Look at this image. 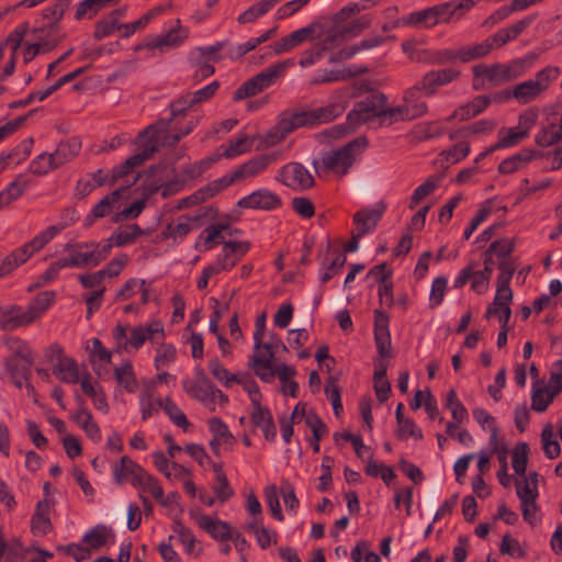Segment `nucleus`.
I'll list each match as a JSON object with an SVG mask.
<instances>
[{
  "mask_svg": "<svg viewBox=\"0 0 562 562\" xmlns=\"http://www.w3.org/2000/svg\"><path fill=\"white\" fill-rule=\"evenodd\" d=\"M189 514L191 518L196 521L198 526L215 540L227 541L233 538V532L228 522L213 519L207 515H202L194 510H190Z\"/></svg>",
  "mask_w": 562,
  "mask_h": 562,
  "instance_id": "26",
  "label": "nucleus"
},
{
  "mask_svg": "<svg viewBox=\"0 0 562 562\" xmlns=\"http://www.w3.org/2000/svg\"><path fill=\"white\" fill-rule=\"evenodd\" d=\"M80 149V139L78 137H70L66 140H61L53 154L57 165L61 167L63 165L71 161L75 157H77Z\"/></svg>",
  "mask_w": 562,
  "mask_h": 562,
  "instance_id": "42",
  "label": "nucleus"
},
{
  "mask_svg": "<svg viewBox=\"0 0 562 562\" xmlns=\"http://www.w3.org/2000/svg\"><path fill=\"white\" fill-rule=\"evenodd\" d=\"M512 278L513 277H508L507 274H498L496 294L492 304L488 305L484 314L486 319H490L494 314L498 313V306H509L513 300V292L509 286Z\"/></svg>",
  "mask_w": 562,
  "mask_h": 562,
  "instance_id": "32",
  "label": "nucleus"
},
{
  "mask_svg": "<svg viewBox=\"0 0 562 562\" xmlns=\"http://www.w3.org/2000/svg\"><path fill=\"white\" fill-rule=\"evenodd\" d=\"M55 291H44L36 295V297L24 308V314L30 319L29 324L34 323L41 315L55 302Z\"/></svg>",
  "mask_w": 562,
  "mask_h": 562,
  "instance_id": "39",
  "label": "nucleus"
},
{
  "mask_svg": "<svg viewBox=\"0 0 562 562\" xmlns=\"http://www.w3.org/2000/svg\"><path fill=\"white\" fill-rule=\"evenodd\" d=\"M492 98L488 95H477L472 101L460 105L458 112L461 113V121H468L482 112L491 104Z\"/></svg>",
  "mask_w": 562,
  "mask_h": 562,
  "instance_id": "48",
  "label": "nucleus"
},
{
  "mask_svg": "<svg viewBox=\"0 0 562 562\" xmlns=\"http://www.w3.org/2000/svg\"><path fill=\"white\" fill-rule=\"evenodd\" d=\"M536 157V150L525 148L519 153L502 160L498 165L497 170L502 175L513 173L515 171L522 169L525 166H527L528 162H530Z\"/></svg>",
  "mask_w": 562,
  "mask_h": 562,
  "instance_id": "38",
  "label": "nucleus"
},
{
  "mask_svg": "<svg viewBox=\"0 0 562 562\" xmlns=\"http://www.w3.org/2000/svg\"><path fill=\"white\" fill-rule=\"evenodd\" d=\"M72 0H56L53 5L47 7L41 12V19L36 20V25L32 33L37 38H42V34L57 33L59 31V22L65 12L69 9Z\"/></svg>",
  "mask_w": 562,
  "mask_h": 562,
  "instance_id": "15",
  "label": "nucleus"
},
{
  "mask_svg": "<svg viewBox=\"0 0 562 562\" xmlns=\"http://www.w3.org/2000/svg\"><path fill=\"white\" fill-rule=\"evenodd\" d=\"M135 488L139 490L140 493H148L150 494L161 506L166 507L167 502L164 499V488L160 485L159 481L151 474H149L147 471L142 475V479L137 481V483L134 486Z\"/></svg>",
  "mask_w": 562,
  "mask_h": 562,
  "instance_id": "43",
  "label": "nucleus"
},
{
  "mask_svg": "<svg viewBox=\"0 0 562 562\" xmlns=\"http://www.w3.org/2000/svg\"><path fill=\"white\" fill-rule=\"evenodd\" d=\"M138 180V176L134 177L133 181L122 186L121 188L110 192L102 200H100L86 216V226H90L95 220L103 218L110 215L117 204L121 195Z\"/></svg>",
  "mask_w": 562,
  "mask_h": 562,
  "instance_id": "23",
  "label": "nucleus"
},
{
  "mask_svg": "<svg viewBox=\"0 0 562 562\" xmlns=\"http://www.w3.org/2000/svg\"><path fill=\"white\" fill-rule=\"evenodd\" d=\"M423 91L416 85L404 90L401 106L406 114V119L409 121L419 119L428 113V104L423 100Z\"/></svg>",
  "mask_w": 562,
  "mask_h": 562,
  "instance_id": "25",
  "label": "nucleus"
},
{
  "mask_svg": "<svg viewBox=\"0 0 562 562\" xmlns=\"http://www.w3.org/2000/svg\"><path fill=\"white\" fill-rule=\"evenodd\" d=\"M112 248L111 239H105L101 243L91 240L65 245V251L72 256L76 268H93L99 266L110 256Z\"/></svg>",
  "mask_w": 562,
  "mask_h": 562,
  "instance_id": "9",
  "label": "nucleus"
},
{
  "mask_svg": "<svg viewBox=\"0 0 562 562\" xmlns=\"http://www.w3.org/2000/svg\"><path fill=\"white\" fill-rule=\"evenodd\" d=\"M386 206L383 203H379L373 209H362L353 214V224L357 227L356 232L359 235H367L375 229Z\"/></svg>",
  "mask_w": 562,
  "mask_h": 562,
  "instance_id": "30",
  "label": "nucleus"
},
{
  "mask_svg": "<svg viewBox=\"0 0 562 562\" xmlns=\"http://www.w3.org/2000/svg\"><path fill=\"white\" fill-rule=\"evenodd\" d=\"M279 350L286 351L288 349L278 335L271 334L269 341H261V349L255 350L254 355L249 358L248 363L260 380H269L272 378L270 362L273 361L274 355Z\"/></svg>",
  "mask_w": 562,
  "mask_h": 562,
  "instance_id": "12",
  "label": "nucleus"
},
{
  "mask_svg": "<svg viewBox=\"0 0 562 562\" xmlns=\"http://www.w3.org/2000/svg\"><path fill=\"white\" fill-rule=\"evenodd\" d=\"M461 72L454 68H440L427 71L415 85L423 91L425 97H434L438 90L459 79Z\"/></svg>",
  "mask_w": 562,
  "mask_h": 562,
  "instance_id": "17",
  "label": "nucleus"
},
{
  "mask_svg": "<svg viewBox=\"0 0 562 562\" xmlns=\"http://www.w3.org/2000/svg\"><path fill=\"white\" fill-rule=\"evenodd\" d=\"M161 11L160 8H154L147 13L143 14L138 20L131 23H121L120 32L121 37L128 38L137 31L145 29L148 23Z\"/></svg>",
  "mask_w": 562,
  "mask_h": 562,
  "instance_id": "52",
  "label": "nucleus"
},
{
  "mask_svg": "<svg viewBox=\"0 0 562 562\" xmlns=\"http://www.w3.org/2000/svg\"><path fill=\"white\" fill-rule=\"evenodd\" d=\"M440 178L429 177L420 186H418L409 201V210H414L426 196L430 195L439 186Z\"/></svg>",
  "mask_w": 562,
  "mask_h": 562,
  "instance_id": "54",
  "label": "nucleus"
},
{
  "mask_svg": "<svg viewBox=\"0 0 562 562\" xmlns=\"http://www.w3.org/2000/svg\"><path fill=\"white\" fill-rule=\"evenodd\" d=\"M252 411L250 414V420L255 428L262 431L265 439L269 442H274L277 439V427L271 411L258 404L251 405Z\"/></svg>",
  "mask_w": 562,
  "mask_h": 562,
  "instance_id": "27",
  "label": "nucleus"
},
{
  "mask_svg": "<svg viewBox=\"0 0 562 562\" xmlns=\"http://www.w3.org/2000/svg\"><path fill=\"white\" fill-rule=\"evenodd\" d=\"M56 228L47 227L40 232L30 241L13 249L0 262V278L9 276L18 267L25 263L35 252L43 249L55 236Z\"/></svg>",
  "mask_w": 562,
  "mask_h": 562,
  "instance_id": "7",
  "label": "nucleus"
},
{
  "mask_svg": "<svg viewBox=\"0 0 562 562\" xmlns=\"http://www.w3.org/2000/svg\"><path fill=\"white\" fill-rule=\"evenodd\" d=\"M562 138V116L558 113L548 117V123L542 126L536 136V143L541 147L552 146Z\"/></svg>",
  "mask_w": 562,
  "mask_h": 562,
  "instance_id": "35",
  "label": "nucleus"
},
{
  "mask_svg": "<svg viewBox=\"0 0 562 562\" xmlns=\"http://www.w3.org/2000/svg\"><path fill=\"white\" fill-rule=\"evenodd\" d=\"M170 109V117L166 119L167 121H170L173 126H181V121L184 119L191 120L193 114H201L202 117L204 116V113L199 108H195L191 101L188 99L186 94L180 95L176 100H173L169 104Z\"/></svg>",
  "mask_w": 562,
  "mask_h": 562,
  "instance_id": "33",
  "label": "nucleus"
},
{
  "mask_svg": "<svg viewBox=\"0 0 562 562\" xmlns=\"http://www.w3.org/2000/svg\"><path fill=\"white\" fill-rule=\"evenodd\" d=\"M494 49L492 44V40L486 37L480 43H473L470 45L460 47V61L461 63H470L476 59H481L490 55V53Z\"/></svg>",
  "mask_w": 562,
  "mask_h": 562,
  "instance_id": "41",
  "label": "nucleus"
},
{
  "mask_svg": "<svg viewBox=\"0 0 562 562\" xmlns=\"http://www.w3.org/2000/svg\"><path fill=\"white\" fill-rule=\"evenodd\" d=\"M164 339L165 329L162 323L153 321L149 324L133 327L128 338L124 341V347L138 350L146 341L160 344Z\"/></svg>",
  "mask_w": 562,
  "mask_h": 562,
  "instance_id": "18",
  "label": "nucleus"
},
{
  "mask_svg": "<svg viewBox=\"0 0 562 562\" xmlns=\"http://www.w3.org/2000/svg\"><path fill=\"white\" fill-rule=\"evenodd\" d=\"M114 376L117 383L127 392L134 393L138 387L133 366L126 361L121 367L114 369Z\"/></svg>",
  "mask_w": 562,
  "mask_h": 562,
  "instance_id": "47",
  "label": "nucleus"
},
{
  "mask_svg": "<svg viewBox=\"0 0 562 562\" xmlns=\"http://www.w3.org/2000/svg\"><path fill=\"white\" fill-rule=\"evenodd\" d=\"M35 358H31V360H23L15 358H7L4 361L5 370L14 383L19 389L22 387L23 382L30 380L32 374V366L34 364Z\"/></svg>",
  "mask_w": 562,
  "mask_h": 562,
  "instance_id": "36",
  "label": "nucleus"
},
{
  "mask_svg": "<svg viewBox=\"0 0 562 562\" xmlns=\"http://www.w3.org/2000/svg\"><path fill=\"white\" fill-rule=\"evenodd\" d=\"M368 144L366 136L357 137L338 149L324 153L319 161H313V166L316 171L322 168L324 171H331L340 177L346 176L355 161L367 149Z\"/></svg>",
  "mask_w": 562,
  "mask_h": 562,
  "instance_id": "5",
  "label": "nucleus"
},
{
  "mask_svg": "<svg viewBox=\"0 0 562 562\" xmlns=\"http://www.w3.org/2000/svg\"><path fill=\"white\" fill-rule=\"evenodd\" d=\"M162 409L176 426L188 429L190 423L187 416L170 397L164 400Z\"/></svg>",
  "mask_w": 562,
  "mask_h": 562,
  "instance_id": "58",
  "label": "nucleus"
},
{
  "mask_svg": "<svg viewBox=\"0 0 562 562\" xmlns=\"http://www.w3.org/2000/svg\"><path fill=\"white\" fill-rule=\"evenodd\" d=\"M386 104L387 97L384 93H371L366 99L355 103L353 109L347 114L348 124L356 128L373 119H379L381 108Z\"/></svg>",
  "mask_w": 562,
  "mask_h": 562,
  "instance_id": "14",
  "label": "nucleus"
},
{
  "mask_svg": "<svg viewBox=\"0 0 562 562\" xmlns=\"http://www.w3.org/2000/svg\"><path fill=\"white\" fill-rule=\"evenodd\" d=\"M189 37V30L181 25V21L177 19L175 25L171 26L166 33L159 35H147L144 41L134 46V52L142 50L148 52V57H155L157 54L161 55L170 49H175L182 45Z\"/></svg>",
  "mask_w": 562,
  "mask_h": 562,
  "instance_id": "8",
  "label": "nucleus"
},
{
  "mask_svg": "<svg viewBox=\"0 0 562 562\" xmlns=\"http://www.w3.org/2000/svg\"><path fill=\"white\" fill-rule=\"evenodd\" d=\"M472 8V0H450L411 12L402 19V24L405 26L431 29L438 24L460 21Z\"/></svg>",
  "mask_w": 562,
  "mask_h": 562,
  "instance_id": "2",
  "label": "nucleus"
},
{
  "mask_svg": "<svg viewBox=\"0 0 562 562\" xmlns=\"http://www.w3.org/2000/svg\"><path fill=\"white\" fill-rule=\"evenodd\" d=\"M355 89L352 87H342L336 89L330 95V102L321 108L306 111H284L277 121V124L269 130L265 142L273 146L283 140L289 134L303 126H315L329 123L340 116L353 98Z\"/></svg>",
  "mask_w": 562,
  "mask_h": 562,
  "instance_id": "1",
  "label": "nucleus"
},
{
  "mask_svg": "<svg viewBox=\"0 0 562 562\" xmlns=\"http://www.w3.org/2000/svg\"><path fill=\"white\" fill-rule=\"evenodd\" d=\"M553 438V427L551 424L544 426L541 432V441L544 454L549 459H554L559 457L561 449L560 443L557 440H552Z\"/></svg>",
  "mask_w": 562,
  "mask_h": 562,
  "instance_id": "60",
  "label": "nucleus"
},
{
  "mask_svg": "<svg viewBox=\"0 0 562 562\" xmlns=\"http://www.w3.org/2000/svg\"><path fill=\"white\" fill-rule=\"evenodd\" d=\"M515 250V239L502 238L493 241L485 250L484 256L495 260L499 269V274H507L513 277L516 270V265L513 261L512 254Z\"/></svg>",
  "mask_w": 562,
  "mask_h": 562,
  "instance_id": "16",
  "label": "nucleus"
},
{
  "mask_svg": "<svg viewBox=\"0 0 562 562\" xmlns=\"http://www.w3.org/2000/svg\"><path fill=\"white\" fill-rule=\"evenodd\" d=\"M30 318L24 314V307L20 305H11L9 307H0V329L3 331L15 330L25 327Z\"/></svg>",
  "mask_w": 562,
  "mask_h": 562,
  "instance_id": "34",
  "label": "nucleus"
},
{
  "mask_svg": "<svg viewBox=\"0 0 562 562\" xmlns=\"http://www.w3.org/2000/svg\"><path fill=\"white\" fill-rule=\"evenodd\" d=\"M207 368L211 374L225 386H229L237 380V374L231 373L216 358L209 361Z\"/></svg>",
  "mask_w": 562,
  "mask_h": 562,
  "instance_id": "64",
  "label": "nucleus"
},
{
  "mask_svg": "<svg viewBox=\"0 0 562 562\" xmlns=\"http://www.w3.org/2000/svg\"><path fill=\"white\" fill-rule=\"evenodd\" d=\"M277 161L276 154L258 155L243 165L238 166L234 171L238 181L255 178L262 173L271 164Z\"/></svg>",
  "mask_w": 562,
  "mask_h": 562,
  "instance_id": "29",
  "label": "nucleus"
},
{
  "mask_svg": "<svg viewBox=\"0 0 562 562\" xmlns=\"http://www.w3.org/2000/svg\"><path fill=\"white\" fill-rule=\"evenodd\" d=\"M527 133L518 130L516 126L514 127H502L497 133V142L495 143L497 149L510 148L524 139H526Z\"/></svg>",
  "mask_w": 562,
  "mask_h": 562,
  "instance_id": "49",
  "label": "nucleus"
},
{
  "mask_svg": "<svg viewBox=\"0 0 562 562\" xmlns=\"http://www.w3.org/2000/svg\"><path fill=\"white\" fill-rule=\"evenodd\" d=\"M201 120L202 115L199 113L193 114L191 120L187 121L184 126H173L170 121L165 119L157 120L139 132L137 142L147 137V140L143 146H155L157 153L160 147L175 146L180 139L188 136Z\"/></svg>",
  "mask_w": 562,
  "mask_h": 562,
  "instance_id": "4",
  "label": "nucleus"
},
{
  "mask_svg": "<svg viewBox=\"0 0 562 562\" xmlns=\"http://www.w3.org/2000/svg\"><path fill=\"white\" fill-rule=\"evenodd\" d=\"M276 180L295 192H303L315 186V179L301 162L290 161L279 168Z\"/></svg>",
  "mask_w": 562,
  "mask_h": 562,
  "instance_id": "13",
  "label": "nucleus"
},
{
  "mask_svg": "<svg viewBox=\"0 0 562 562\" xmlns=\"http://www.w3.org/2000/svg\"><path fill=\"white\" fill-rule=\"evenodd\" d=\"M235 383L243 386V389L248 393L251 405L258 404L261 402V393L257 382L249 373H237V380Z\"/></svg>",
  "mask_w": 562,
  "mask_h": 562,
  "instance_id": "59",
  "label": "nucleus"
},
{
  "mask_svg": "<svg viewBox=\"0 0 562 562\" xmlns=\"http://www.w3.org/2000/svg\"><path fill=\"white\" fill-rule=\"evenodd\" d=\"M249 249V241H223L222 251L217 255L216 259L221 265H223L226 271H229L239 262Z\"/></svg>",
  "mask_w": 562,
  "mask_h": 562,
  "instance_id": "31",
  "label": "nucleus"
},
{
  "mask_svg": "<svg viewBox=\"0 0 562 562\" xmlns=\"http://www.w3.org/2000/svg\"><path fill=\"white\" fill-rule=\"evenodd\" d=\"M562 390V371L551 373L550 384L548 387H536L531 394V408L536 412H544L552 402L555 394Z\"/></svg>",
  "mask_w": 562,
  "mask_h": 562,
  "instance_id": "22",
  "label": "nucleus"
},
{
  "mask_svg": "<svg viewBox=\"0 0 562 562\" xmlns=\"http://www.w3.org/2000/svg\"><path fill=\"white\" fill-rule=\"evenodd\" d=\"M516 487L520 502L537 499L538 486L536 481H529L526 475H521L516 480Z\"/></svg>",
  "mask_w": 562,
  "mask_h": 562,
  "instance_id": "62",
  "label": "nucleus"
},
{
  "mask_svg": "<svg viewBox=\"0 0 562 562\" xmlns=\"http://www.w3.org/2000/svg\"><path fill=\"white\" fill-rule=\"evenodd\" d=\"M293 65V59H286L270 65L259 74L244 81L234 91L233 100L239 102L259 94L260 92L273 86L279 78L284 76L286 69Z\"/></svg>",
  "mask_w": 562,
  "mask_h": 562,
  "instance_id": "6",
  "label": "nucleus"
},
{
  "mask_svg": "<svg viewBox=\"0 0 562 562\" xmlns=\"http://www.w3.org/2000/svg\"><path fill=\"white\" fill-rule=\"evenodd\" d=\"M3 345L12 352L9 358L31 360V358H35L34 351L31 349L27 341L20 337H8L4 338Z\"/></svg>",
  "mask_w": 562,
  "mask_h": 562,
  "instance_id": "50",
  "label": "nucleus"
},
{
  "mask_svg": "<svg viewBox=\"0 0 562 562\" xmlns=\"http://www.w3.org/2000/svg\"><path fill=\"white\" fill-rule=\"evenodd\" d=\"M369 68L367 66L351 65L344 69H319L314 74L310 80V85L317 86L324 83H331L338 81H346L355 77L367 74Z\"/></svg>",
  "mask_w": 562,
  "mask_h": 562,
  "instance_id": "21",
  "label": "nucleus"
},
{
  "mask_svg": "<svg viewBox=\"0 0 562 562\" xmlns=\"http://www.w3.org/2000/svg\"><path fill=\"white\" fill-rule=\"evenodd\" d=\"M59 168L54 154L43 153L34 158L30 164V170L37 176H43L49 171Z\"/></svg>",
  "mask_w": 562,
  "mask_h": 562,
  "instance_id": "55",
  "label": "nucleus"
},
{
  "mask_svg": "<svg viewBox=\"0 0 562 562\" xmlns=\"http://www.w3.org/2000/svg\"><path fill=\"white\" fill-rule=\"evenodd\" d=\"M560 76L559 67H546L538 71L533 79H529L512 87L513 99L519 104H527L535 101L544 92L552 81Z\"/></svg>",
  "mask_w": 562,
  "mask_h": 562,
  "instance_id": "10",
  "label": "nucleus"
},
{
  "mask_svg": "<svg viewBox=\"0 0 562 562\" xmlns=\"http://www.w3.org/2000/svg\"><path fill=\"white\" fill-rule=\"evenodd\" d=\"M114 539L112 529H108L104 525H98L90 529L82 541L87 542L92 550H98L108 543V538Z\"/></svg>",
  "mask_w": 562,
  "mask_h": 562,
  "instance_id": "51",
  "label": "nucleus"
},
{
  "mask_svg": "<svg viewBox=\"0 0 562 562\" xmlns=\"http://www.w3.org/2000/svg\"><path fill=\"white\" fill-rule=\"evenodd\" d=\"M195 375V380L184 379L182 381L183 390L190 397L201 402L205 407L210 408L213 403L212 395L215 385L202 369H196Z\"/></svg>",
  "mask_w": 562,
  "mask_h": 562,
  "instance_id": "19",
  "label": "nucleus"
},
{
  "mask_svg": "<svg viewBox=\"0 0 562 562\" xmlns=\"http://www.w3.org/2000/svg\"><path fill=\"white\" fill-rule=\"evenodd\" d=\"M29 183L22 177H18L0 192V211L11 202L18 200L27 189Z\"/></svg>",
  "mask_w": 562,
  "mask_h": 562,
  "instance_id": "46",
  "label": "nucleus"
},
{
  "mask_svg": "<svg viewBox=\"0 0 562 562\" xmlns=\"http://www.w3.org/2000/svg\"><path fill=\"white\" fill-rule=\"evenodd\" d=\"M125 9H115L100 19L94 25L93 37L98 41L120 32L121 19L125 15Z\"/></svg>",
  "mask_w": 562,
  "mask_h": 562,
  "instance_id": "37",
  "label": "nucleus"
},
{
  "mask_svg": "<svg viewBox=\"0 0 562 562\" xmlns=\"http://www.w3.org/2000/svg\"><path fill=\"white\" fill-rule=\"evenodd\" d=\"M210 431L213 434V439L223 443L233 445L234 436L228 430L227 425L218 417H213L209 420Z\"/></svg>",
  "mask_w": 562,
  "mask_h": 562,
  "instance_id": "61",
  "label": "nucleus"
},
{
  "mask_svg": "<svg viewBox=\"0 0 562 562\" xmlns=\"http://www.w3.org/2000/svg\"><path fill=\"white\" fill-rule=\"evenodd\" d=\"M156 153L155 146H143L142 150L128 157L124 162L113 168L110 173V186H114L115 182L128 176L133 172L134 168L143 165L146 160L150 159Z\"/></svg>",
  "mask_w": 562,
  "mask_h": 562,
  "instance_id": "28",
  "label": "nucleus"
},
{
  "mask_svg": "<svg viewBox=\"0 0 562 562\" xmlns=\"http://www.w3.org/2000/svg\"><path fill=\"white\" fill-rule=\"evenodd\" d=\"M529 447L526 442L518 443L513 451V469L518 476L526 475Z\"/></svg>",
  "mask_w": 562,
  "mask_h": 562,
  "instance_id": "63",
  "label": "nucleus"
},
{
  "mask_svg": "<svg viewBox=\"0 0 562 562\" xmlns=\"http://www.w3.org/2000/svg\"><path fill=\"white\" fill-rule=\"evenodd\" d=\"M535 56L527 55L508 63H495L492 65L480 64L472 68L474 76L473 88L481 89L488 83L490 87H498L524 76L533 65Z\"/></svg>",
  "mask_w": 562,
  "mask_h": 562,
  "instance_id": "3",
  "label": "nucleus"
},
{
  "mask_svg": "<svg viewBox=\"0 0 562 562\" xmlns=\"http://www.w3.org/2000/svg\"><path fill=\"white\" fill-rule=\"evenodd\" d=\"M146 470L127 456L112 465L113 479L116 484L130 483L133 487L142 479Z\"/></svg>",
  "mask_w": 562,
  "mask_h": 562,
  "instance_id": "24",
  "label": "nucleus"
},
{
  "mask_svg": "<svg viewBox=\"0 0 562 562\" xmlns=\"http://www.w3.org/2000/svg\"><path fill=\"white\" fill-rule=\"evenodd\" d=\"M171 528L173 532L177 533L187 553L194 554L195 557L200 554L201 548L195 550L196 540L190 528L186 527L183 522L178 518L173 520Z\"/></svg>",
  "mask_w": 562,
  "mask_h": 562,
  "instance_id": "45",
  "label": "nucleus"
},
{
  "mask_svg": "<svg viewBox=\"0 0 562 562\" xmlns=\"http://www.w3.org/2000/svg\"><path fill=\"white\" fill-rule=\"evenodd\" d=\"M164 400H154L153 392L146 390L139 395V405L142 412V419L147 420L154 414L158 413L159 408H162Z\"/></svg>",
  "mask_w": 562,
  "mask_h": 562,
  "instance_id": "56",
  "label": "nucleus"
},
{
  "mask_svg": "<svg viewBox=\"0 0 562 562\" xmlns=\"http://www.w3.org/2000/svg\"><path fill=\"white\" fill-rule=\"evenodd\" d=\"M45 358L53 364V373L64 383L77 384L80 379L77 361L65 355L59 344H52L45 350Z\"/></svg>",
  "mask_w": 562,
  "mask_h": 562,
  "instance_id": "11",
  "label": "nucleus"
},
{
  "mask_svg": "<svg viewBox=\"0 0 562 562\" xmlns=\"http://www.w3.org/2000/svg\"><path fill=\"white\" fill-rule=\"evenodd\" d=\"M446 133V127L438 121L423 122L414 126L412 134L417 142L438 138Z\"/></svg>",
  "mask_w": 562,
  "mask_h": 562,
  "instance_id": "44",
  "label": "nucleus"
},
{
  "mask_svg": "<svg viewBox=\"0 0 562 562\" xmlns=\"http://www.w3.org/2000/svg\"><path fill=\"white\" fill-rule=\"evenodd\" d=\"M48 504L46 501H40L36 504V509L31 518V531L34 536L43 537L47 535L53 526L48 517Z\"/></svg>",
  "mask_w": 562,
  "mask_h": 562,
  "instance_id": "40",
  "label": "nucleus"
},
{
  "mask_svg": "<svg viewBox=\"0 0 562 562\" xmlns=\"http://www.w3.org/2000/svg\"><path fill=\"white\" fill-rule=\"evenodd\" d=\"M228 228L229 225L227 223H217L205 227L200 236L204 241L205 249H213L217 244H220V239H224L223 233Z\"/></svg>",
  "mask_w": 562,
  "mask_h": 562,
  "instance_id": "53",
  "label": "nucleus"
},
{
  "mask_svg": "<svg viewBox=\"0 0 562 562\" xmlns=\"http://www.w3.org/2000/svg\"><path fill=\"white\" fill-rule=\"evenodd\" d=\"M237 206L241 209L273 211L282 206V200L277 193L268 189H259L239 199Z\"/></svg>",
  "mask_w": 562,
  "mask_h": 562,
  "instance_id": "20",
  "label": "nucleus"
},
{
  "mask_svg": "<svg viewBox=\"0 0 562 562\" xmlns=\"http://www.w3.org/2000/svg\"><path fill=\"white\" fill-rule=\"evenodd\" d=\"M446 407L451 411L452 418L456 423H463L464 420H468V409L460 402L454 390H450L448 392L446 398Z\"/></svg>",
  "mask_w": 562,
  "mask_h": 562,
  "instance_id": "57",
  "label": "nucleus"
}]
</instances>
